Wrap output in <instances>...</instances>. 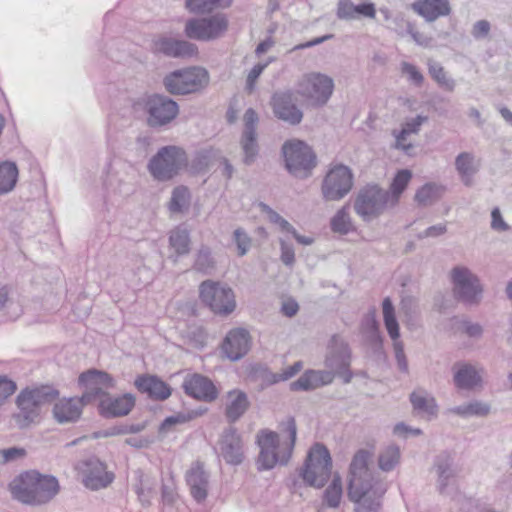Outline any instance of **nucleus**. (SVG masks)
I'll return each mask as SVG.
<instances>
[{"mask_svg": "<svg viewBox=\"0 0 512 512\" xmlns=\"http://www.w3.org/2000/svg\"><path fill=\"white\" fill-rule=\"evenodd\" d=\"M369 459V452L360 450L350 464L348 498L354 503L355 512H377L386 491L385 484L368 467Z\"/></svg>", "mask_w": 512, "mask_h": 512, "instance_id": "f257e3e1", "label": "nucleus"}, {"mask_svg": "<svg viewBox=\"0 0 512 512\" xmlns=\"http://www.w3.org/2000/svg\"><path fill=\"white\" fill-rule=\"evenodd\" d=\"M350 361L351 354L347 343L334 336L325 360L327 370L306 371L298 380L290 384V389L292 391L313 390L332 383L335 376L342 378L344 383H349L352 379L349 369Z\"/></svg>", "mask_w": 512, "mask_h": 512, "instance_id": "f03ea898", "label": "nucleus"}, {"mask_svg": "<svg viewBox=\"0 0 512 512\" xmlns=\"http://www.w3.org/2000/svg\"><path fill=\"white\" fill-rule=\"evenodd\" d=\"M296 423L293 418L287 421V430L284 434L262 430L257 434V443L260 448L258 457L259 469H272L277 463L286 465L292 455L296 442Z\"/></svg>", "mask_w": 512, "mask_h": 512, "instance_id": "7ed1b4c3", "label": "nucleus"}, {"mask_svg": "<svg viewBox=\"0 0 512 512\" xmlns=\"http://www.w3.org/2000/svg\"><path fill=\"white\" fill-rule=\"evenodd\" d=\"M10 490L23 504L40 506L50 502L59 493L60 486L54 476L31 470L17 476L11 482Z\"/></svg>", "mask_w": 512, "mask_h": 512, "instance_id": "20e7f679", "label": "nucleus"}, {"mask_svg": "<svg viewBox=\"0 0 512 512\" xmlns=\"http://www.w3.org/2000/svg\"><path fill=\"white\" fill-rule=\"evenodd\" d=\"M58 396V391L50 386H41L22 390L16 399L18 412L14 419L21 429L37 423L40 418L41 407L51 403Z\"/></svg>", "mask_w": 512, "mask_h": 512, "instance_id": "39448f33", "label": "nucleus"}, {"mask_svg": "<svg viewBox=\"0 0 512 512\" xmlns=\"http://www.w3.org/2000/svg\"><path fill=\"white\" fill-rule=\"evenodd\" d=\"M332 460L328 449L317 443L310 450L300 477L304 483L314 488H322L331 476Z\"/></svg>", "mask_w": 512, "mask_h": 512, "instance_id": "423d86ee", "label": "nucleus"}, {"mask_svg": "<svg viewBox=\"0 0 512 512\" xmlns=\"http://www.w3.org/2000/svg\"><path fill=\"white\" fill-rule=\"evenodd\" d=\"M334 91V80L323 73L304 74L297 83L296 94L313 107L324 106Z\"/></svg>", "mask_w": 512, "mask_h": 512, "instance_id": "0eeeda50", "label": "nucleus"}, {"mask_svg": "<svg viewBox=\"0 0 512 512\" xmlns=\"http://www.w3.org/2000/svg\"><path fill=\"white\" fill-rule=\"evenodd\" d=\"M188 163L185 151L178 146H165L150 159L148 170L154 179L168 181Z\"/></svg>", "mask_w": 512, "mask_h": 512, "instance_id": "6e6552de", "label": "nucleus"}, {"mask_svg": "<svg viewBox=\"0 0 512 512\" xmlns=\"http://www.w3.org/2000/svg\"><path fill=\"white\" fill-rule=\"evenodd\" d=\"M282 154L286 169L297 178L308 177L316 166V155L304 141H286L282 146Z\"/></svg>", "mask_w": 512, "mask_h": 512, "instance_id": "1a4fd4ad", "label": "nucleus"}, {"mask_svg": "<svg viewBox=\"0 0 512 512\" xmlns=\"http://www.w3.org/2000/svg\"><path fill=\"white\" fill-rule=\"evenodd\" d=\"M201 301L217 315L227 316L236 309L232 288L221 282L206 280L199 286Z\"/></svg>", "mask_w": 512, "mask_h": 512, "instance_id": "9d476101", "label": "nucleus"}, {"mask_svg": "<svg viewBox=\"0 0 512 512\" xmlns=\"http://www.w3.org/2000/svg\"><path fill=\"white\" fill-rule=\"evenodd\" d=\"M209 75L204 68L177 70L164 78V86L171 94L195 93L208 85Z\"/></svg>", "mask_w": 512, "mask_h": 512, "instance_id": "9b49d317", "label": "nucleus"}, {"mask_svg": "<svg viewBox=\"0 0 512 512\" xmlns=\"http://www.w3.org/2000/svg\"><path fill=\"white\" fill-rule=\"evenodd\" d=\"M454 297L466 304H478L482 299L483 287L479 278L465 266H455L450 272Z\"/></svg>", "mask_w": 512, "mask_h": 512, "instance_id": "f8f14e48", "label": "nucleus"}, {"mask_svg": "<svg viewBox=\"0 0 512 512\" xmlns=\"http://www.w3.org/2000/svg\"><path fill=\"white\" fill-rule=\"evenodd\" d=\"M389 199L388 191L377 185H367L359 190L354 210L364 221H371L385 211Z\"/></svg>", "mask_w": 512, "mask_h": 512, "instance_id": "ddd939ff", "label": "nucleus"}, {"mask_svg": "<svg viewBox=\"0 0 512 512\" xmlns=\"http://www.w3.org/2000/svg\"><path fill=\"white\" fill-rule=\"evenodd\" d=\"M229 20L225 14L193 18L185 25L187 37L199 41H210L222 37L228 29Z\"/></svg>", "mask_w": 512, "mask_h": 512, "instance_id": "4468645a", "label": "nucleus"}, {"mask_svg": "<svg viewBox=\"0 0 512 512\" xmlns=\"http://www.w3.org/2000/svg\"><path fill=\"white\" fill-rule=\"evenodd\" d=\"M354 176L348 166L339 164L332 167L323 179L322 197L326 201H339L352 189Z\"/></svg>", "mask_w": 512, "mask_h": 512, "instance_id": "2eb2a0df", "label": "nucleus"}, {"mask_svg": "<svg viewBox=\"0 0 512 512\" xmlns=\"http://www.w3.org/2000/svg\"><path fill=\"white\" fill-rule=\"evenodd\" d=\"M80 472L84 486L93 491L108 487L114 480L113 472L108 471L106 464L94 457L81 463Z\"/></svg>", "mask_w": 512, "mask_h": 512, "instance_id": "dca6fc26", "label": "nucleus"}, {"mask_svg": "<svg viewBox=\"0 0 512 512\" xmlns=\"http://www.w3.org/2000/svg\"><path fill=\"white\" fill-rule=\"evenodd\" d=\"M79 384L85 389L81 398L86 404L95 399L101 401L108 394L106 390L114 386L109 374L95 369L82 373L79 376Z\"/></svg>", "mask_w": 512, "mask_h": 512, "instance_id": "f3484780", "label": "nucleus"}, {"mask_svg": "<svg viewBox=\"0 0 512 512\" xmlns=\"http://www.w3.org/2000/svg\"><path fill=\"white\" fill-rule=\"evenodd\" d=\"M382 312L385 328L393 341V349L397 366L400 371H408V362L404 353V345L399 340V324L395 316L394 306L390 298H385L382 303Z\"/></svg>", "mask_w": 512, "mask_h": 512, "instance_id": "a211bd4d", "label": "nucleus"}, {"mask_svg": "<svg viewBox=\"0 0 512 512\" xmlns=\"http://www.w3.org/2000/svg\"><path fill=\"white\" fill-rule=\"evenodd\" d=\"M148 124L151 127L163 126L171 122L178 114V105L172 99L154 95L147 101Z\"/></svg>", "mask_w": 512, "mask_h": 512, "instance_id": "6ab92c4d", "label": "nucleus"}, {"mask_svg": "<svg viewBox=\"0 0 512 512\" xmlns=\"http://www.w3.org/2000/svg\"><path fill=\"white\" fill-rule=\"evenodd\" d=\"M295 101V95L291 90L275 92L271 98V106L275 116L291 125L299 124L303 119V113L297 107Z\"/></svg>", "mask_w": 512, "mask_h": 512, "instance_id": "aec40b11", "label": "nucleus"}, {"mask_svg": "<svg viewBox=\"0 0 512 512\" xmlns=\"http://www.w3.org/2000/svg\"><path fill=\"white\" fill-rule=\"evenodd\" d=\"M131 170V166L123 163L111 166L104 180L107 191L120 196L131 194L134 190V176L130 173Z\"/></svg>", "mask_w": 512, "mask_h": 512, "instance_id": "412c9836", "label": "nucleus"}, {"mask_svg": "<svg viewBox=\"0 0 512 512\" xmlns=\"http://www.w3.org/2000/svg\"><path fill=\"white\" fill-rule=\"evenodd\" d=\"M244 131L241 137V148L244 153V163L246 165L252 164L258 154V143L256 134V125L258 123V115L249 108L245 111L244 117Z\"/></svg>", "mask_w": 512, "mask_h": 512, "instance_id": "4be33fe9", "label": "nucleus"}, {"mask_svg": "<svg viewBox=\"0 0 512 512\" xmlns=\"http://www.w3.org/2000/svg\"><path fill=\"white\" fill-rule=\"evenodd\" d=\"M219 453L228 464L238 465L243 461V444L234 427L225 429L218 442Z\"/></svg>", "mask_w": 512, "mask_h": 512, "instance_id": "5701e85b", "label": "nucleus"}, {"mask_svg": "<svg viewBox=\"0 0 512 512\" xmlns=\"http://www.w3.org/2000/svg\"><path fill=\"white\" fill-rule=\"evenodd\" d=\"M182 387L187 395L204 402H212L218 397V390L213 382L200 374L186 377Z\"/></svg>", "mask_w": 512, "mask_h": 512, "instance_id": "b1692460", "label": "nucleus"}, {"mask_svg": "<svg viewBox=\"0 0 512 512\" xmlns=\"http://www.w3.org/2000/svg\"><path fill=\"white\" fill-rule=\"evenodd\" d=\"M186 482L191 496L198 502H203L207 496L210 487V475L205 471L203 464L194 463L186 472Z\"/></svg>", "mask_w": 512, "mask_h": 512, "instance_id": "393cba45", "label": "nucleus"}, {"mask_svg": "<svg viewBox=\"0 0 512 512\" xmlns=\"http://www.w3.org/2000/svg\"><path fill=\"white\" fill-rule=\"evenodd\" d=\"M223 352L232 360L241 359L250 349V336L247 330L236 328L231 330L224 339Z\"/></svg>", "mask_w": 512, "mask_h": 512, "instance_id": "a878e982", "label": "nucleus"}, {"mask_svg": "<svg viewBox=\"0 0 512 512\" xmlns=\"http://www.w3.org/2000/svg\"><path fill=\"white\" fill-rule=\"evenodd\" d=\"M135 405L132 394L112 397L107 394L99 403L100 413L104 417H120L127 415Z\"/></svg>", "mask_w": 512, "mask_h": 512, "instance_id": "bb28decb", "label": "nucleus"}, {"mask_svg": "<svg viewBox=\"0 0 512 512\" xmlns=\"http://www.w3.org/2000/svg\"><path fill=\"white\" fill-rule=\"evenodd\" d=\"M155 49L166 56L174 58L192 57L197 54L195 44L170 37L159 38L155 42Z\"/></svg>", "mask_w": 512, "mask_h": 512, "instance_id": "cd10ccee", "label": "nucleus"}, {"mask_svg": "<svg viewBox=\"0 0 512 512\" xmlns=\"http://www.w3.org/2000/svg\"><path fill=\"white\" fill-rule=\"evenodd\" d=\"M411 7L427 22H433L439 17L449 15L451 12L448 0H417L412 3Z\"/></svg>", "mask_w": 512, "mask_h": 512, "instance_id": "c85d7f7f", "label": "nucleus"}, {"mask_svg": "<svg viewBox=\"0 0 512 512\" xmlns=\"http://www.w3.org/2000/svg\"><path fill=\"white\" fill-rule=\"evenodd\" d=\"M84 404L82 398L61 399L53 407L54 418L60 424L75 422L80 418Z\"/></svg>", "mask_w": 512, "mask_h": 512, "instance_id": "c756f323", "label": "nucleus"}, {"mask_svg": "<svg viewBox=\"0 0 512 512\" xmlns=\"http://www.w3.org/2000/svg\"><path fill=\"white\" fill-rule=\"evenodd\" d=\"M137 389L156 400H165L171 395L169 386L156 376H140L135 380Z\"/></svg>", "mask_w": 512, "mask_h": 512, "instance_id": "7c9ffc66", "label": "nucleus"}, {"mask_svg": "<svg viewBox=\"0 0 512 512\" xmlns=\"http://www.w3.org/2000/svg\"><path fill=\"white\" fill-rule=\"evenodd\" d=\"M454 383L460 389L472 390L481 383L480 370L468 363L453 366Z\"/></svg>", "mask_w": 512, "mask_h": 512, "instance_id": "2f4dec72", "label": "nucleus"}, {"mask_svg": "<svg viewBox=\"0 0 512 512\" xmlns=\"http://www.w3.org/2000/svg\"><path fill=\"white\" fill-rule=\"evenodd\" d=\"M249 407L248 397L245 392L231 390L226 394L225 416L230 423L239 420Z\"/></svg>", "mask_w": 512, "mask_h": 512, "instance_id": "473e14b6", "label": "nucleus"}, {"mask_svg": "<svg viewBox=\"0 0 512 512\" xmlns=\"http://www.w3.org/2000/svg\"><path fill=\"white\" fill-rule=\"evenodd\" d=\"M433 469L437 475L439 490L442 492L456 474L451 454L448 452H441L437 455L434 460Z\"/></svg>", "mask_w": 512, "mask_h": 512, "instance_id": "72a5a7b5", "label": "nucleus"}, {"mask_svg": "<svg viewBox=\"0 0 512 512\" xmlns=\"http://www.w3.org/2000/svg\"><path fill=\"white\" fill-rule=\"evenodd\" d=\"M455 168L466 186L472 184V177L478 171L479 164L470 152H462L455 159Z\"/></svg>", "mask_w": 512, "mask_h": 512, "instance_id": "f704fd0d", "label": "nucleus"}, {"mask_svg": "<svg viewBox=\"0 0 512 512\" xmlns=\"http://www.w3.org/2000/svg\"><path fill=\"white\" fill-rule=\"evenodd\" d=\"M410 401L414 410L427 416H435L437 405L435 398L423 389L415 390L410 395Z\"/></svg>", "mask_w": 512, "mask_h": 512, "instance_id": "c9c22d12", "label": "nucleus"}, {"mask_svg": "<svg viewBox=\"0 0 512 512\" xmlns=\"http://www.w3.org/2000/svg\"><path fill=\"white\" fill-rule=\"evenodd\" d=\"M490 405L487 402L473 400L462 405L452 407L449 413L460 416L462 418L484 417L490 413Z\"/></svg>", "mask_w": 512, "mask_h": 512, "instance_id": "e433bc0d", "label": "nucleus"}, {"mask_svg": "<svg viewBox=\"0 0 512 512\" xmlns=\"http://www.w3.org/2000/svg\"><path fill=\"white\" fill-rule=\"evenodd\" d=\"M18 167L11 161L0 163V196L10 193L18 181Z\"/></svg>", "mask_w": 512, "mask_h": 512, "instance_id": "4c0bfd02", "label": "nucleus"}, {"mask_svg": "<svg viewBox=\"0 0 512 512\" xmlns=\"http://www.w3.org/2000/svg\"><path fill=\"white\" fill-rule=\"evenodd\" d=\"M343 497L342 478L338 473L333 475L332 481L323 493V505L328 508H338Z\"/></svg>", "mask_w": 512, "mask_h": 512, "instance_id": "58836bf2", "label": "nucleus"}, {"mask_svg": "<svg viewBox=\"0 0 512 512\" xmlns=\"http://www.w3.org/2000/svg\"><path fill=\"white\" fill-rule=\"evenodd\" d=\"M443 193V188L435 183H426L415 194V201L420 206H430L438 201Z\"/></svg>", "mask_w": 512, "mask_h": 512, "instance_id": "ea45409f", "label": "nucleus"}, {"mask_svg": "<svg viewBox=\"0 0 512 512\" xmlns=\"http://www.w3.org/2000/svg\"><path fill=\"white\" fill-rule=\"evenodd\" d=\"M233 0H186V7L196 14L210 13L218 8H228Z\"/></svg>", "mask_w": 512, "mask_h": 512, "instance_id": "a19ab883", "label": "nucleus"}, {"mask_svg": "<svg viewBox=\"0 0 512 512\" xmlns=\"http://www.w3.org/2000/svg\"><path fill=\"white\" fill-rule=\"evenodd\" d=\"M137 474L138 483L135 485V492L143 504H148L155 494L156 480L153 477L143 474L141 471H138Z\"/></svg>", "mask_w": 512, "mask_h": 512, "instance_id": "79ce46f5", "label": "nucleus"}, {"mask_svg": "<svg viewBox=\"0 0 512 512\" xmlns=\"http://www.w3.org/2000/svg\"><path fill=\"white\" fill-rule=\"evenodd\" d=\"M429 74L440 87L449 92L454 91L456 87V81L447 74V72L439 63H429Z\"/></svg>", "mask_w": 512, "mask_h": 512, "instance_id": "37998d69", "label": "nucleus"}, {"mask_svg": "<svg viewBox=\"0 0 512 512\" xmlns=\"http://www.w3.org/2000/svg\"><path fill=\"white\" fill-rule=\"evenodd\" d=\"M190 204V192L184 186L173 189L169 209L171 212L180 213L188 209Z\"/></svg>", "mask_w": 512, "mask_h": 512, "instance_id": "c03bdc74", "label": "nucleus"}, {"mask_svg": "<svg viewBox=\"0 0 512 512\" xmlns=\"http://www.w3.org/2000/svg\"><path fill=\"white\" fill-rule=\"evenodd\" d=\"M169 242L177 255H183L189 252L190 240L186 229L176 228L171 231Z\"/></svg>", "mask_w": 512, "mask_h": 512, "instance_id": "a18cd8bd", "label": "nucleus"}, {"mask_svg": "<svg viewBox=\"0 0 512 512\" xmlns=\"http://www.w3.org/2000/svg\"><path fill=\"white\" fill-rule=\"evenodd\" d=\"M412 178V172L408 169L398 171L391 184V204L394 205L401 193L406 189Z\"/></svg>", "mask_w": 512, "mask_h": 512, "instance_id": "49530a36", "label": "nucleus"}, {"mask_svg": "<svg viewBox=\"0 0 512 512\" xmlns=\"http://www.w3.org/2000/svg\"><path fill=\"white\" fill-rule=\"evenodd\" d=\"M217 153L214 151H201L199 152L191 163V170L193 173H204L213 165V160L216 158Z\"/></svg>", "mask_w": 512, "mask_h": 512, "instance_id": "de8ad7c7", "label": "nucleus"}, {"mask_svg": "<svg viewBox=\"0 0 512 512\" xmlns=\"http://www.w3.org/2000/svg\"><path fill=\"white\" fill-rule=\"evenodd\" d=\"M399 459V448L397 446H389L379 455V467L383 471H390L399 462Z\"/></svg>", "mask_w": 512, "mask_h": 512, "instance_id": "09e8293b", "label": "nucleus"}, {"mask_svg": "<svg viewBox=\"0 0 512 512\" xmlns=\"http://www.w3.org/2000/svg\"><path fill=\"white\" fill-rule=\"evenodd\" d=\"M351 227V219L347 211V207L344 206L332 218L331 228L334 232L346 234L350 231Z\"/></svg>", "mask_w": 512, "mask_h": 512, "instance_id": "8fccbe9b", "label": "nucleus"}, {"mask_svg": "<svg viewBox=\"0 0 512 512\" xmlns=\"http://www.w3.org/2000/svg\"><path fill=\"white\" fill-rule=\"evenodd\" d=\"M259 207L261 212L267 216V219L271 223L277 225L282 232H294V227L280 214H278L276 211L270 208L267 204L260 203Z\"/></svg>", "mask_w": 512, "mask_h": 512, "instance_id": "3c124183", "label": "nucleus"}, {"mask_svg": "<svg viewBox=\"0 0 512 512\" xmlns=\"http://www.w3.org/2000/svg\"><path fill=\"white\" fill-rule=\"evenodd\" d=\"M215 266V262L211 256V252L208 248H201L197 254V258L195 261V269L203 272L209 273Z\"/></svg>", "mask_w": 512, "mask_h": 512, "instance_id": "603ef678", "label": "nucleus"}, {"mask_svg": "<svg viewBox=\"0 0 512 512\" xmlns=\"http://www.w3.org/2000/svg\"><path fill=\"white\" fill-rule=\"evenodd\" d=\"M0 310H6L10 318L15 319L19 312L20 307L10 297L6 287L0 289Z\"/></svg>", "mask_w": 512, "mask_h": 512, "instance_id": "864d4df0", "label": "nucleus"}, {"mask_svg": "<svg viewBox=\"0 0 512 512\" xmlns=\"http://www.w3.org/2000/svg\"><path fill=\"white\" fill-rule=\"evenodd\" d=\"M233 239L237 246L238 255L244 256L248 253L251 247L252 240L246 231L242 228H237L233 233Z\"/></svg>", "mask_w": 512, "mask_h": 512, "instance_id": "5fc2aeb1", "label": "nucleus"}, {"mask_svg": "<svg viewBox=\"0 0 512 512\" xmlns=\"http://www.w3.org/2000/svg\"><path fill=\"white\" fill-rule=\"evenodd\" d=\"M26 450L20 447H10L7 449H0V464L5 465L13 463L19 459L24 458Z\"/></svg>", "mask_w": 512, "mask_h": 512, "instance_id": "6e6d98bb", "label": "nucleus"}, {"mask_svg": "<svg viewBox=\"0 0 512 512\" xmlns=\"http://www.w3.org/2000/svg\"><path fill=\"white\" fill-rule=\"evenodd\" d=\"M357 15V5L350 0H339L337 7V16L339 19L351 20Z\"/></svg>", "mask_w": 512, "mask_h": 512, "instance_id": "4d7b16f0", "label": "nucleus"}, {"mask_svg": "<svg viewBox=\"0 0 512 512\" xmlns=\"http://www.w3.org/2000/svg\"><path fill=\"white\" fill-rule=\"evenodd\" d=\"M268 64H269V61L265 62V63H258L250 70V72L247 75L246 87H245V89L247 90L248 93L253 92L257 79L262 74L264 69L268 66Z\"/></svg>", "mask_w": 512, "mask_h": 512, "instance_id": "13d9d810", "label": "nucleus"}, {"mask_svg": "<svg viewBox=\"0 0 512 512\" xmlns=\"http://www.w3.org/2000/svg\"><path fill=\"white\" fill-rule=\"evenodd\" d=\"M16 384L7 376L0 375V405L16 391Z\"/></svg>", "mask_w": 512, "mask_h": 512, "instance_id": "bf43d9fd", "label": "nucleus"}, {"mask_svg": "<svg viewBox=\"0 0 512 512\" xmlns=\"http://www.w3.org/2000/svg\"><path fill=\"white\" fill-rule=\"evenodd\" d=\"M427 121V116L418 115L415 118L407 119L402 125V130L406 131L409 135L418 134L421 126Z\"/></svg>", "mask_w": 512, "mask_h": 512, "instance_id": "052dcab7", "label": "nucleus"}, {"mask_svg": "<svg viewBox=\"0 0 512 512\" xmlns=\"http://www.w3.org/2000/svg\"><path fill=\"white\" fill-rule=\"evenodd\" d=\"M401 71L414 84H416V85H421L422 84L424 78H423V75L417 69L416 66H414V65H412V64H410L408 62H403L401 64Z\"/></svg>", "mask_w": 512, "mask_h": 512, "instance_id": "680f3d73", "label": "nucleus"}, {"mask_svg": "<svg viewBox=\"0 0 512 512\" xmlns=\"http://www.w3.org/2000/svg\"><path fill=\"white\" fill-rule=\"evenodd\" d=\"M281 248V261L286 266H292L295 262V252L293 247L286 243L283 239L279 240Z\"/></svg>", "mask_w": 512, "mask_h": 512, "instance_id": "e2e57ef3", "label": "nucleus"}, {"mask_svg": "<svg viewBox=\"0 0 512 512\" xmlns=\"http://www.w3.org/2000/svg\"><path fill=\"white\" fill-rule=\"evenodd\" d=\"M393 136L395 137V148L408 152L412 148V144L408 141V137L410 136L404 130H394Z\"/></svg>", "mask_w": 512, "mask_h": 512, "instance_id": "0e129e2a", "label": "nucleus"}, {"mask_svg": "<svg viewBox=\"0 0 512 512\" xmlns=\"http://www.w3.org/2000/svg\"><path fill=\"white\" fill-rule=\"evenodd\" d=\"M491 228L498 232H504L509 229L508 224L504 221L499 208H494L491 212Z\"/></svg>", "mask_w": 512, "mask_h": 512, "instance_id": "69168bd1", "label": "nucleus"}, {"mask_svg": "<svg viewBox=\"0 0 512 512\" xmlns=\"http://www.w3.org/2000/svg\"><path fill=\"white\" fill-rule=\"evenodd\" d=\"M406 30L407 33L412 37V39L421 46H428L430 43V39L426 37L424 34L420 33L416 30L415 25L411 22H406Z\"/></svg>", "mask_w": 512, "mask_h": 512, "instance_id": "338daca9", "label": "nucleus"}, {"mask_svg": "<svg viewBox=\"0 0 512 512\" xmlns=\"http://www.w3.org/2000/svg\"><path fill=\"white\" fill-rule=\"evenodd\" d=\"M490 31V23L486 20H479L473 25L472 35L476 39L484 38Z\"/></svg>", "mask_w": 512, "mask_h": 512, "instance_id": "774afa93", "label": "nucleus"}]
</instances>
